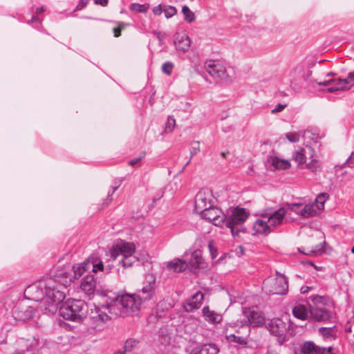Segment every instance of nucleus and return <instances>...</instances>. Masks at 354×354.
<instances>
[{
    "label": "nucleus",
    "mask_w": 354,
    "mask_h": 354,
    "mask_svg": "<svg viewBox=\"0 0 354 354\" xmlns=\"http://www.w3.org/2000/svg\"><path fill=\"white\" fill-rule=\"evenodd\" d=\"M88 264H89V261L74 265L73 266V278L74 279L80 278L84 273L86 270L88 268Z\"/></svg>",
    "instance_id": "34"
},
{
    "label": "nucleus",
    "mask_w": 354,
    "mask_h": 354,
    "mask_svg": "<svg viewBox=\"0 0 354 354\" xmlns=\"http://www.w3.org/2000/svg\"><path fill=\"white\" fill-rule=\"evenodd\" d=\"M243 313L247 317L248 322H241L239 324H236L235 325L242 326L248 322L251 326L259 327L265 324L266 319L263 315L254 308L248 309L244 308Z\"/></svg>",
    "instance_id": "15"
},
{
    "label": "nucleus",
    "mask_w": 354,
    "mask_h": 354,
    "mask_svg": "<svg viewBox=\"0 0 354 354\" xmlns=\"http://www.w3.org/2000/svg\"><path fill=\"white\" fill-rule=\"evenodd\" d=\"M182 12L186 21L192 23L195 20L194 13L187 6L182 8Z\"/></svg>",
    "instance_id": "40"
},
{
    "label": "nucleus",
    "mask_w": 354,
    "mask_h": 354,
    "mask_svg": "<svg viewBox=\"0 0 354 354\" xmlns=\"http://www.w3.org/2000/svg\"><path fill=\"white\" fill-rule=\"evenodd\" d=\"M267 162L272 170L286 171L292 167L291 159L286 158L280 151L272 150Z\"/></svg>",
    "instance_id": "13"
},
{
    "label": "nucleus",
    "mask_w": 354,
    "mask_h": 354,
    "mask_svg": "<svg viewBox=\"0 0 354 354\" xmlns=\"http://www.w3.org/2000/svg\"><path fill=\"white\" fill-rule=\"evenodd\" d=\"M218 348L214 344H204L193 348L190 354H218Z\"/></svg>",
    "instance_id": "26"
},
{
    "label": "nucleus",
    "mask_w": 354,
    "mask_h": 354,
    "mask_svg": "<svg viewBox=\"0 0 354 354\" xmlns=\"http://www.w3.org/2000/svg\"><path fill=\"white\" fill-rule=\"evenodd\" d=\"M309 299L311 301L310 304V309L324 307L329 302L327 297L322 296L314 295L311 296Z\"/></svg>",
    "instance_id": "31"
},
{
    "label": "nucleus",
    "mask_w": 354,
    "mask_h": 354,
    "mask_svg": "<svg viewBox=\"0 0 354 354\" xmlns=\"http://www.w3.org/2000/svg\"><path fill=\"white\" fill-rule=\"evenodd\" d=\"M174 67V65L171 62H166L162 66V70L163 73H165L167 75H170L171 73L172 68Z\"/></svg>",
    "instance_id": "46"
},
{
    "label": "nucleus",
    "mask_w": 354,
    "mask_h": 354,
    "mask_svg": "<svg viewBox=\"0 0 354 354\" xmlns=\"http://www.w3.org/2000/svg\"><path fill=\"white\" fill-rule=\"evenodd\" d=\"M266 327L279 343L286 341L288 336L293 332L292 324L288 314H283L279 318L271 319Z\"/></svg>",
    "instance_id": "8"
},
{
    "label": "nucleus",
    "mask_w": 354,
    "mask_h": 354,
    "mask_svg": "<svg viewBox=\"0 0 354 354\" xmlns=\"http://www.w3.org/2000/svg\"><path fill=\"white\" fill-rule=\"evenodd\" d=\"M130 10L136 13H145L149 8V5L148 3L140 4L137 3H133L130 5Z\"/></svg>",
    "instance_id": "39"
},
{
    "label": "nucleus",
    "mask_w": 354,
    "mask_h": 354,
    "mask_svg": "<svg viewBox=\"0 0 354 354\" xmlns=\"http://www.w3.org/2000/svg\"><path fill=\"white\" fill-rule=\"evenodd\" d=\"M176 126V120L173 117H169L167 118L166 125H165V131L167 133H170L173 131Z\"/></svg>",
    "instance_id": "45"
},
{
    "label": "nucleus",
    "mask_w": 354,
    "mask_h": 354,
    "mask_svg": "<svg viewBox=\"0 0 354 354\" xmlns=\"http://www.w3.org/2000/svg\"><path fill=\"white\" fill-rule=\"evenodd\" d=\"M203 294L198 291L193 296H192L185 305V309L187 312H192L195 309L199 308L203 300Z\"/></svg>",
    "instance_id": "22"
},
{
    "label": "nucleus",
    "mask_w": 354,
    "mask_h": 354,
    "mask_svg": "<svg viewBox=\"0 0 354 354\" xmlns=\"http://www.w3.org/2000/svg\"><path fill=\"white\" fill-rule=\"evenodd\" d=\"M351 252L354 254V246L352 248Z\"/></svg>",
    "instance_id": "61"
},
{
    "label": "nucleus",
    "mask_w": 354,
    "mask_h": 354,
    "mask_svg": "<svg viewBox=\"0 0 354 354\" xmlns=\"http://www.w3.org/2000/svg\"><path fill=\"white\" fill-rule=\"evenodd\" d=\"M321 354H335V353L333 352L331 348H321Z\"/></svg>",
    "instance_id": "52"
},
{
    "label": "nucleus",
    "mask_w": 354,
    "mask_h": 354,
    "mask_svg": "<svg viewBox=\"0 0 354 354\" xmlns=\"http://www.w3.org/2000/svg\"><path fill=\"white\" fill-rule=\"evenodd\" d=\"M141 157H139V158H136L134 159H132L130 162H129V164L131 165V166H136L141 160Z\"/></svg>",
    "instance_id": "51"
},
{
    "label": "nucleus",
    "mask_w": 354,
    "mask_h": 354,
    "mask_svg": "<svg viewBox=\"0 0 354 354\" xmlns=\"http://www.w3.org/2000/svg\"><path fill=\"white\" fill-rule=\"evenodd\" d=\"M310 317L316 321H326L330 317L329 313L322 308L310 309Z\"/></svg>",
    "instance_id": "27"
},
{
    "label": "nucleus",
    "mask_w": 354,
    "mask_h": 354,
    "mask_svg": "<svg viewBox=\"0 0 354 354\" xmlns=\"http://www.w3.org/2000/svg\"><path fill=\"white\" fill-rule=\"evenodd\" d=\"M317 84L325 86L323 91L329 93L348 91L354 85V71L349 73L346 78H333Z\"/></svg>",
    "instance_id": "10"
},
{
    "label": "nucleus",
    "mask_w": 354,
    "mask_h": 354,
    "mask_svg": "<svg viewBox=\"0 0 354 354\" xmlns=\"http://www.w3.org/2000/svg\"><path fill=\"white\" fill-rule=\"evenodd\" d=\"M124 28V26L122 24H120V26L113 29L114 36L119 37L120 35L121 30Z\"/></svg>",
    "instance_id": "49"
},
{
    "label": "nucleus",
    "mask_w": 354,
    "mask_h": 354,
    "mask_svg": "<svg viewBox=\"0 0 354 354\" xmlns=\"http://www.w3.org/2000/svg\"><path fill=\"white\" fill-rule=\"evenodd\" d=\"M301 135L299 131H288L284 133L283 138L290 143H297L300 140Z\"/></svg>",
    "instance_id": "38"
},
{
    "label": "nucleus",
    "mask_w": 354,
    "mask_h": 354,
    "mask_svg": "<svg viewBox=\"0 0 354 354\" xmlns=\"http://www.w3.org/2000/svg\"><path fill=\"white\" fill-rule=\"evenodd\" d=\"M216 204V199L212 192L208 189H202L195 198V210L199 214Z\"/></svg>",
    "instance_id": "14"
},
{
    "label": "nucleus",
    "mask_w": 354,
    "mask_h": 354,
    "mask_svg": "<svg viewBox=\"0 0 354 354\" xmlns=\"http://www.w3.org/2000/svg\"><path fill=\"white\" fill-rule=\"evenodd\" d=\"M154 283L155 279L151 277V280L149 281V283L144 286L140 292L142 295V299L143 300H149L152 298L154 294Z\"/></svg>",
    "instance_id": "30"
},
{
    "label": "nucleus",
    "mask_w": 354,
    "mask_h": 354,
    "mask_svg": "<svg viewBox=\"0 0 354 354\" xmlns=\"http://www.w3.org/2000/svg\"><path fill=\"white\" fill-rule=\"evenodd\" d=\"M268 354H278V353H274V352H270V353H269Z\"/></svg>",
    "instance_id": "62"
},
{
    "label": "nucleus",
    "mask_w": 354,
    "mask_h": 354,
    "mask_svg": "<svg viewBox=\"0 0 354 354\" xmlns=\"http://www.w3.org/2000/svg\"><path fill=\"white\" fill-rule=\"evenodd\" d=\"M233 324H229L226 326V332H225V337L230 342H235L241 345H244L247 344V339L242 337H236L234 334H228L227 330L228 327L233 326Z\"/></svg>",
    "instance_id": "35"
},
{
    "label": "nucleus",
    "mask_w": 354,
    "mask_h": 354,
    "mask_svg": "<svg viewBox=\"0 0 354 354\" xmlns=\"http://www.w3.org/2000/svg\"><path fill=\"white\" fill-rule=\"evenodd\" d=\"M139 344V340L136 338L127 339L123 346V352L126 353L131 352L136 348Z\"/></svg>",
    "instance_id": "37"
},
{
    "label": "nucleus",
    "mask_w": 354,
    "mask_h": 354,
    "mask_svg": "<svg viewBox=\"0 0 354 354\" xmlns=\"http://www.w3.org/2000/svg\"><path fill=\"white\" fill-rule=\"evenodd\" d=\"M187 263L185 260L176 258L165 263V268L170 272H181L186 270Z\"/></svg>",
    "instance_id": "21"
},
{
    "label": "nucleus",
    "mask_w": 354,
    "mask_h": 354,
    "mask_svg": "<svg viewBox=\"0 0 354 354\" xmlns=\"http://www.w3.org/2000/svg\"><path fill=\"white\" fill-rule=\"evenodd\" d=\"M286 213H288V209H285L284 208H279L268 215H265V216H266V218L272 228L274 229L283 223Z\"/></svg>",
    "instance_id": "20"
},
{
    "label": "nucleus",
    "mask_w": 354,
    "mask_h": 354,
    "mask_svg": "<svg viewBox=\"0 0 354 354\" xmlns=\"http://www.w3.org/2000/svg\"><path fill=\"white\" fill-rule=\"evenodd\" d=\"M80 288L86 295H93L96 290V280L93 275L85 276L81 281Z\"/></svg>",
    "instance_id": "19"
},
{
    "label": "nucleus",
    "mask_w": 354,
    "mask_h": 354,
    "mask_svg": "<svg viewBox=\"0 0 354 354\" xmlns=\"http://www.w3.org/2000/svg\"><path fill=\"white\" fill-rule=\"evenodd\" d=\"M163 12L167 19H169L175 16L177 13V10L175 7L171 6H166L164 7Z\"/></svg>",
    "instance_id": "43"
},
{
    "label": "nucleus",
    "mask_w": 354,
    "mask_h": 354,
    "mask_svg": "<svg viewBox=\"0 0 354 354\" xmlns=\"http://www.w3.org/2000/svg\"><path fill=\"white\" fill-rule=\"evenodd\" d=\"M250 213L244 208L236 207L230 209L227 214H224V222L227 228L231 231L233 236H239L246 231L243 223L249 217Z\"/></svg>",
    "instance_id": "6"
},
{
    "label": "nucleus",
    "mask_w": 354,
    "mask_h": 354,
    "mask_svg": "<svg viewBox=\"0 0 354 354\" xmlns=\"http://www.w3.org/2000/svg\"><path fill=\"white\" fill-rule=\"evenodd\" d=\"M252 230L254 234L257 235H268L273 229L268 223L266 216H262L261 217L255 220L252 225Z\"/></svg>",
    "instance_id": "18"
},
{
    "label": "nucleus",
    "mask_w": 354,
    "mask_h": 354,
    "mask_svg": "<svg viewBox=\"0 0 354 354\" xmlns=\"http://www.w3.org/2000/svg\"><path fill=\"white\" fill-rule=\"evenodd\" d=\"M263 284L265 288L273 294L283 295L288 290L287 279L281 274L268 277L265 280Z\"/></svg>",
    "instance_id": "12"
},
{
    "label": "nucleus",
    "mask_w": 354,
    "mask_h": 354,
    "mask_svg": "<svg viewBox=\"0 0 354 354\" xmlns=\"http://www.w3.org/2000/svg\"><path fill=\"white\" fill-rule=\"evenodd\" d=\"M189 151L192 156L196 155L201 151L200 142L198 141H193L190 143Z\"/></svg>",
    "instance_id": "44"
},
{
    "label": "nucleus",
    "mask_w": 354,
    "mask_h": 354,
    "mask_svg": "<svg viewBox=\"0 0 354 354\" xmlns=\"http://www.w3.org/2000/svg\"><path fill=\"white\" fill-rule=\"evenodd\" d=\"M189 265L192 268H203L205 267L202 252L201 250H195L192 252L191 259L189 260Z\"/></svg>",
    "instance_id": "25"
},
{
    "label": "nucleus",
    "mask_w": 354,
    "mask_h": 354,
    "mask_svg": "<svg viewBox=\"0 0 354 354\" xmlns=\"http://www.w3.org/2000/svg\"><path fill=\"white\" fill-rule=\"evenodd\" d=\"M292 160L299 169L317 173L321 169V162L315 149L310 145L297 148L292 153Z\"/></svg>",
    "instance_id": "4"
},
{
    "label": "nucleus",
    "mask_w": 354,
    "mask_h": 354,
    "mask_svg": "<svg viewBox=\"0 0 354 354\" xmlns=\"http://www.w3.org/2000/svg\"><path fill=\"white\" fill-rule=\"evenodd\" d=\"M208 248L209 251L212 257V259L214 263H219L221 261L220 259L216 260V257L218 255V250L217 248L215 246L213 241H210L208 243Z\"/></svg>",
    "instance_id": "41"
},
{
    "label": "nucleus",
    "mask_w": 354,
    "mask_h": 354,
    "mask_svg": "<svg viewBox=\"0 0 354 354\" xmlns=\"http://www.w3.org/2000/svg\"><path fill=\"white\" fill-rule=\"evenodd\" d=\"M293 315L301 320H306L309 317V313L306 307L304 305H297L292 309Z\"/></svg>",
    "instance_id": "32"
},
{
    "label": "nucleus",
    "mask_w": 354,
    "mask_h": 354,
    "mask_svg": "<svg viewBox=\"0 0 354 354\" xmlns=\"http://www.w3.org/2000/svg\"><path fill=\"white\" fill-rule=\"evenodd\" d=\"M87 306L81 299H68L59 309L60 315L65 319L80 322L86 317Z\"/></svg>",
    "instance_id": "7"
},
{
    "label": "nucleus",
    "mask_w": 354,
    "mask_h": 354,
    "mask_svg": "<svg viewBox=\"0 0 354 354\" xmlns=\"http://www.w3.org/2000/svg\"><path fill=\"white\" fill-rule=\"evenodd\" d=\"M345 331L348 340L354 344V316L346 323Z\"/></svg>",
    "instance_id": "36"
},
{
    "label": "nucleus",
    "mask_w": 354,
    "mask_h": 354,
    "mask_svg": "<svg viewBox=\"0 0 354 354\" xmlns=\"http://www.w3.org/2000/svg\"><path fill=\"white\" fill-rule=\"evenodd\" d=\"M319 333L326 338L336 336V331L333 328H319Z\"/></svg>",
    "instance_id": "42"
},
{
    "label": "nucleus",
    "mask_w": 354,
    "mask_h": 354,
    "mask_svg": "<svg viewBox=\"0 0 354 354\" xmlns=\"http://www.w3.org/2000/svg\"><path fill=\"white\" fill-rule=\"evenodd\" d=\"M301 354H321V348L313 342H306L302 347Z\"/></svg>",
    "instance_id": "33"
},
{
    "label": "nucleus",
    "mask_w": 354,
    "mask_h": 354,
    "mask_svg": "<svg viewBox=\"0 0 354 354\" xmlns=\"http://www.w3.org/2000/svg\"><path fill=\"white\" fill-rule=\"evenodd\" d=\"M348 162L350 165H354V151L351 153L350 158H348Z\"/></svg>",
    "instance_id": "56"
},
{
    "label": "nucleus",
    "mask_w": 354,
    "mask_h": 354,
    "mask_svg": "<svg viewBox=\"0 0 354 354\" xmlns=\"http://www.w3.org/2000/svg\"><path fill=\"white\" fill-rule=\"evenodd\" d=\"M92 265H93V271L94 272L104 270L103 263L100 261L99 262H93Z\"/></svg>",
    "instance_id": "47"
},
{
    "label": "nucleus",
    "mask_w": 354,
    "mask_h": 354,
    "mask_svg": "<svg viewBox=\"0 0 354 354\" xmlns=\"http://www.w3.org/2000/svg\"><path fill=\"white\" fill-rule=\"evenodd\" d=\"M45 10H46V8L44 7H39L36 9V13L40 14V13L43 12Z\"/></svg>",
    "instance_id": "57"
},
{
    "label": "nucleus",
    "mask_w": 354,
    "mask_h": 354,
    "mask_svg": "<svg viewBox=\"0 0 354 354\" xmlns=\"http://www.w3.org/2000/svg\"><path fill=\"white\" fill-rule=\"evenodd\" d=\"M35 348L30 342L21 340L16 344L12 354H35Z\"/></svg>",
    "instance_id": "24"
},
{
    "label": "nucleus",
    "mask_w": 354,
    "mask_h": 354,
    "mask_svg": "<svg viewBox=\"0 0 354 354\" xmlns=\"http://www.w3.org/2000/svg\"><path fill=\"white\" fill-rule=\"evenodd\" d=\"M163 304H164V302H163V301H160V302L158 304V306H157L158 308V309L161 308L162 307V306H163Z\"/></svg>",
    "instance_id": "58"
},
{
    "label": "nucleus",
    "mask_w": 354,
    "mask_h": 354,
    "mask_svg": "<svg viewBox=\"0 0 354 354\" xmlns=\"http://www.w3.org/2000/svg\"><path fill=\"white\" fill-rule=\"evenodd\" d=\"M136 245L133 242L120 241L109 248L106 256L113 260L121 257L119 263L124 268L131 267L138 260L136 256Z\"/></svg>",
    "instance_id": "5"
},
{
    "label": "nucleus",
    "mask_w": 354,
    "mask_h": 354,
    "mask_svg": "<svg viewBox=\"0 0 354 354\" xmlns=\"http://www.w3.org/2000/svg\"><path fill=\"white\" fill-rule=\"evenodd\" d=\"M202 313L205 321L210 324H218L223 319L221 314L211 310L208 306H205L203 308Z\"/></svg>",
    "instance_id": "23"
},
{
    "label": "nucleus",
    "mask_w": 354,
    "mask_h": 354,
    "mask_svg": "<svg viewBox=\"0 0 354 354\" xmlns=\"http://www.w3.org/2000/svg\"><path fill=\"white\" fill-rule=\"evenodd\" d=\"M95 3L105 6L108 3V0H95Z\"/></svg>",
    "instance_id": "54"
},
{
    "label": "nucleus",
    "mask_w": 354,
    "mask_h": 354,
    "mask_svg": "<svg viewBox=\"0 0 354 354\" xmlns=\"http://www.w3.org/2000/svg\"><path fill=\"white\" fill-rule=\"evenodd\" d=\"M68 270L69 266H64L61 270L54 269L48 279L28 286L25 293L30 296L32 300L44 299V310L46 313H55L57 305L65 298L62 289L66 288L72 281V277L67 272Z\"/></svg>",
    "instance_id": "1"
},
{
    "label": "nucleus",
    "mask_w": 354,
    "mask_h": 354,
    "mask_svg": "<svg viewBox=\"0 0 354 354\" xmlns=\"http://www.w3.org/2000/svg\"><path fill=\"white\" fill-rule=\"evenodd\" d=\"M311 289V287L310 286H302L300 289V292L302 293V294H305L306 292H308Z\"/></svg>",
    "instance_id": "53"
},
{
    "label": "nucleus",
    "mask_w": 354,
    "mask_h": 354,
    "mask_svg": "<svg viewBox=\"0 0 354 354\" xmlns=\"http://www.w3.org/2000/svg\"><path fill=\"white\" fill-rule=\"evenodd\" d=\"M113 354H125V353L123 351H119L114 353Z\"/></svg>",
    "instance_id": "59"
},
{
    "label": "nucleus",
    "mask_w": 354,
    "mask_h": 354,
    "mask_svg": "<svg viewBox=\"0 0 354 354\" xmlns=\"http://www.w3.org/2000/svg\"><path fill=\"white\" fill-rule=\"evenodd\" d=\"M34 309L32 307H27L26 309H17L13 312L15 319L19 321H26L33 317Z\"/></svg>",
    "instance_id": "28"
},
{
    "label": "nucleus",
    "mask_w": 354,
    "mask_h": 354,
    "mask_svg": "<svg viewBox=\"0 0 354 354\" xmlns=\"http://www.w3.org/2000/svg\"><path fill=\"white\" fill-rule=\"evenodd\" d=\"M142 302L140 295L124 293L116 297H106V306L110 313L124 317L137 313L140 310Z\"/></svg>",
    "instance_id": "2"
},
{
    "label": "nucleus",
    "mask_w": 354,
    "mask_h": 354,
    "mask_svg": "<svg viewBox=\"0 0 354 354\" xmlns=\"http://www.w3.org/2000/svg\"><path fill=\"white\" fill-rule=\"evenodd\" d=\"M302 135L306 140L310 141V143H308L310 145L312 143H318L323 138V135L320 134L319 132L315 129L305 130L302 132Z\"/></svg>",
    "instance_id": "29"
},
{
    "label": "nucleus",
    "mask_w": 354,
    "mask_h": 354,
    "mask_svg": "<svg viewBox=\"0 0 354 354\" xmlns=\"http://www.w3.org/2000/svg\"><path fill=\"white\" fill-rule=\"evenodd\" d=\"M101 301L99 306H95L94 309H91V312L88 319V324L95 331H101L104 328V324L109 319V316L106 310V295H100Z\"/></svg>",
    "instance_id": "9"
},
{
    "label": "nucleus",
    "mask_w": 354,
    "mask_h": 354,
    "mask_svg": "<svg viewBox=\"0 0 354 354\" xmlns=\"http://www.w3.org/2000/svg\"><path fill=\"white\" fill-rule=\"evenodd\" d=\"M192 39L185 29H179L173 35L172 44L178 54H185L189 52L192 48Z\"/></svg>",
    "instance_id": "11"
},
{
    "label": "nucleus",
    "mask_w": 354,
    "mask_h": 354,
    "mask_svg": "<svg viewBox=\"0 0 354 354\" xmlns=\"http://www.w3.org/2000/svg\"><path fill=\"white\" fill-rule=\"evenodd\" d=\"M163 9L164 8L162 7V6L159 4L152 9V12L155 15L160 16L163 12Z\"/></svg>",
    "instance_id": "48"
},
{
    "label": "nucleus",
    "mask_w": 354,
    "mask_h": 354,
    "mask_svg": "<svg viewBox=\"0 0 354 354\" xmlns=\"http://www.w3.org/2000/svg\"><path fill=\"white\" fill-rule=\"evenodd\" d=\"M201 218L212 223L214 225H218L224 222V214L216 205L209 207L199 213Z\"/></svg>",
    "instance_id": "17"
},
{
    "label": "nucleus",
    "mask_w": 354,
    "mask_h": 354,
    "mask_svg": "<svg viewBox=\"0 0 354 354\" xmlns=\"http://www.w3.org/2000/svg\"><path fill=\"white\" fill-rule=\"evenodd\" d=\"M326 193L319 194L314 201L308 203H292L287 205L290 215L295 214L299 218H309L318 216L324 209L325 203L328 199Z\"/></svg>",
    "instance_id": "3"
},
{
    "label": "nucleus",
    "mask_w": 354,
    "mask_h": 354,
    "mask_svg": "<svg viewBox=\"0 0 354 354\" xmlns=\"http://www.w3.org/2000/svg\"><path fill=\"white\" fill-rule=\"evenodd\" d=\"M285 108V106L283 104H279L275 109L272 111V112H280Z\"/></svg>",
    "instance_id": "55"
},
{
    "label": "nucleus",
    "mask_w": 354,
    "mask_h": 354,
    "mask_svg": "<svg viewBox=\"0 0 354 354\" xmlns=\"http://www.w3.org/2000/svg\"><path fill=\"white\" fill-rule=\"evenodd\" d=\"M205 69L209 75L215 78L225 79L227 76L225 67L218 61L212 59L206 61Z\"/></svg>",
    "instance_id": "16"
},
{
    "label": "nucleus",
    "mask_w": 354,
    "mask_h": 354,
    "mask_svg": "<svg viewBox=\"0 0 354 354\" xmlns=\"http://www.w3.org/2000/svg\"><path fill=\"white\" fill-rule=\"evenodd\" d=\"M171 307V304H168V305L166 306V310H168L169 308H170Z\"/></svg>",
    "instance_id": "60"
},
{
    "label": "nucleus",
    "mask_w": 354,
    "mask_h": 354,
    "mask_svg": "<svg viewBox=\"0 0 354 354\" xmlns=\"http://www.w3.org/2000/svg\"><path fill=\"white\" fill-rule=\"evenodd\" d=\"M322 252H323V250L322 249H315V250H310L307 252H305V254H307V255H310L311 254H321Z\"/></svg>",
    "instance_id": "50"
}]
</instances>
